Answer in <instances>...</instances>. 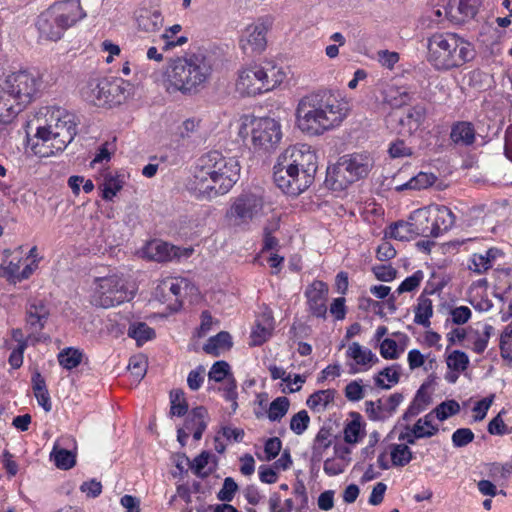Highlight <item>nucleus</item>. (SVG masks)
Wrapping results in <instances>:
<instances>
[{
  "label": "nucleus",
  "instance_id": "f257e3e1",
  "mask_svg": "<svg viewBox=\"0 0 512 512\" xmlns=\"http://www.w3.org/2000/svg\"><path fill=\"white\" fill-rule=\"evenodd\" d=\"M241 165L236 157L209 151L197 160L189 192L198 200H212L227 194L240 178Z\"/></svg>",
  "mask_w": 512,
  "mask_h": 512
},
{
  "label": "nucleus",
  "instance_id": "f03ea898",
  "mask_svg": "<svg viewBox=\"0 0 512 512\" xmlns=\"http://www.w3.org/2000/svg\"><path fill=\"white\" fill-rule=\"evenodd\" d=\"M347 102L331 90H319L302 97L296 107L297 127L309 136H320L339 127L347 118Z\"/></svg>",
  "mask_w": 512,
  "mask_h": 512
},
{
  "label": "nucleus",
  "instance_id": "7ed1b4c3",
  "mask_svg": "<svg viewBox=\"0 0 512 512\" xmlns=\"http://www.w3.org/2000/svg\"><path fill=\"white\" fill-rule=\"evenodd\" d=\"M317 156L306 144L288 147L274 165V182L285 194L298 196L313 183Z\"/></svg>",
  "mask_w": 512,
  "mask_h": 512
},
{
  "label": "nucleus",
  "instance_id": "20e7f679",
  "mask_svg": "<svg viewBox=\"0 0 512 512\" xmlns=\"http://www.w3.org/2000/svg\"><path fill=\"white\" fill-rule=\"evenodd\" d=\"M46 125L39 126L32 139V149L40 157L63 151L76 135L75 116L62 108L47 111Z\"/></svg>",
  "mask_w": 512,
  "mask_h": 512
},
{
  "label": "nucleus",
  "instance_id": "39448f33",
  "mask_svg": "<svg viewBox=\"0 0 512 512\" xmlns=\"http://www.w3.org/2000/svg\"><path fill=\"white\" fill-rule=\"evenodd\" d=\"M212 67L201 54L178 57L171 60L166 68L164 84L168 92L191 94L198 91L211 76Z\"/></svg>",
  "mask_w": 512,
  "mask_h": 512
},
{
  "label": "nucleus",
  "instance_id": "423d86ee",
  "mask_svg": "<svg viewBox=\"0 0 512 512\" xmlns=\"http://www.w3.org/2000/svg\"><path fill=\"white\" fill-rule=\"evenodd\" d=\"M427 61L438 71L459 68L473 59L472 45L455 33L436 32L427 38Z\"/></svg>",
  "mask_w": 512,
  "mask_h": 512
},
{
  "label": "nucleus",
  "instance_id": "0eeeda50",
  "mask_svg": "<svg viewBox=\"0 0 512 512\" xmlns=\"http://www.w3.org/2000/svg\"><path fill=\"white\" fill-rule=\"evenodd\" d=\"M284 78L282 69L271 62L254 64L239 71L236 89L241 95L252 96L274 89Z\"/></svg>",
  "mask_w": 512,
  "mask_h": 512
},
{
  "label": "nucleus",
  "instance_id": "6e6552de",
  "mask_svg": "<svg viewBox=\"0 0 512 512\" xmlns=\"http://www.w3.org/2000/svg\"><path fill=\"white\" fill-rule=\"evenodd\" d=\"M265 199L261 188L245 189L234 197L225 213L232 227L246 228L264 214Z\"/></svg>",
  "mask_w": 512,
  "mask_h": 512
},
{
  "label": "nucleus",
  "instance_id": "1a4fd4ad",
  "mask_svg": "<svg viewBox=\"0 0 512 512\" xmlns=\"http://www.w3.org/2000/svg\"><path fill=\"white\" fill-rule=\"evenodd\" d=\"M134 293L129 289L123 275L118 273L95 278L92 286L91 303L100 308H110L130 301Z\"/></svg>",
  "mask_w": 512,
  "mask_h": 512
},
{
  "label": "nucleus",
  "instance_id": "9d476101",
  "mask_svg": "<svg viewBox=\"0 0 512 512\" xmlns=\"http://www.w3.org/2000/svg\"><path fill=\"white\" fill-rule=\"evenodd\" d=\"M121 79H92L82 89L83 98L98 107H112L126 99V89Z\"/></svg>",
  "mask_w": 512,
  "mask_h": 512
},
{
  "label": "nucleus",
  "instance_id": "9b49d317",
  "mask_svg": "<svg viewBox=\"0 0 512 512\" xmlns=\"http://www.w3.org/2000/svg\"><path fill=\"white\" fill-rule=\"evenodd\" d=\"M374 160L368 152H356L342 156L334 168L335 182L339 188L365 178L372 167Z\"/></svg>",
  "mask_w": 512,
  "mask_h": 512
},
{
  "label": "nucleus",
  "instance_id": "f8f14e48",
  "mask_svg": "<svg viewBox=\"0 0 512 512\" xmlns=\"http://www.w3.org/2000/svg\"><path fill=\"white\" fill-rule=\"evenodd\" d=\"M1 82L24 108L36 98L42 86L40 75L28 70L13 72Z\"/></svg>",
  "mask_w": 512,
  "mask_h": 512
},
{
  "label": "nucleus",
  "instance_id": "ddd939ff",
  "mask_svg": "<svg viewBox=\"0 0 512 512\" xmlns=\"http://www.w3.org/2000/svg\"><path fill=\"white\" fill-rule=\"evenodd\" d=\"M273 26L271 16H263L246 26L240 38V48L246 54L261 53L267 46V33Z\"/></svg>",
  "mask_w": 512,
  "mask_h": 512
},
{
  "label": "nucleus",
  "instance_id": "4468645a",
  "mask_svg": "<svg viewBox=\"0 0 512 512\" xmlns=\"http://www.w3.org/2000/svg\"><path fill=\"white\" fill-rule=\"evenodd\" d=\"M251 141L255 149L269 150L282 138L281 125L273 118L264 117L251 122Z\"/></svg>",
  "mask_w": 512,
  "mask_h": 512
},
{
  "label": "nucleus",
  "instance_id": "2eb2a0df",
  "mask_svg": "<svg viewBox=\"0 0 512 512\" xmlns=\"http://www.w3.org/2000/svg\"><path fill=\"white\" fill-rule=\"evenodd\" d=\"M426 117V108L421 104L410 107L406 113L391 112L386 117L389 129L400 135H412L419 129Z\"/></svg>",
  "mask_w": 512,
  "mask_h": 512
},
{
  "label": "nucleus",
  "instance_id": "dca6fc26",
  "mask_svg": "<svg viewBox=\"0 0 512 512\" xmlns=\"http://www.w3.org/2000/svg\"><path fill=\"white\" fill-rule=\"evenodd\" d=\"M48 10L53 14L55 22L59 23L64 32L86 16L80 0L56 1L48 7Z\"/></svg>",
  "mask_w": 512,
  "mask_h": 512
},
{
  "label": "nucleus",
  "instance_id": "f3484780",
  "mask_svg": "<svg viewBox=\"0 0 512 512\" xmlns=\"http://www.w3.org/2000/svg\"><path fill=\"white\" fill-rule=\"evenodd\" d=\"M144 255L157 262H167L173 259H180L182 257L188 258L191 256L193 249L180 248L170 245L167 242L154 239L148 242L144 248Z\"/></svg>",
  "mask_w": 512,
  "mask_h": 512
},
{
  "label": "nucleus",
  "instance_id": "a211bd4d",
  "mask_svg": "<svg viewBox=\"0 0 512 512\" xmlns=\"http://www.w3.org/2000/svg\"><path fill=\"white\" fill-rule=\"evenodd\" d=\"M402 401L403 395L401 393L391 394L385 403L382 399L366 401L365 412L372 421H384L396 412Z\"/></svg>",
  "mask_w": 512,
  "mask_h": 512
},
{
  "label": "nucleus",
  "instance_id": "6ab92c4d",
  "mask_svg": "<svg viewBox=\"0 0 512 512\" xmlns=\"http://www.w3.org/2000/svg\"><path fill=\"white\" fill-rule=\"evenodd\" d=\"M328 286L320 280L313 281L305 291L309 312L318 318H325L327 313Z\"/></svg>",
  "mask_w": 512,
  "mask_h": 512
},
{
  "label": "nucleus",
  "instance_id": "aec40b11",
  "mask_svg": "<svg viewBox=\"0 0 512 512\" xmlns=\"http://www.w3.org/2000/svg\"><path fill=\"white\" fill-rule=\"evenodd\" d=\"M346 356L353 360L357 368L351 365L353 373L367 371L379 362L378 357L369 348L360 345L358 342H352L348 345Z\"/></svg>",
  "mask_w": 512,
  "mask_h": 512
},
{
  "label": "nucleus",
  "instance_id": "412c9836",
  "mask_svg": "<svg viewBox=\"0 0 512 512\" xmlns=\"http://www.w3.org/2000/svg\"><path fill=\"white\" fill-rule=\"evenodd\" d=\"M136 24L139 31L156 33L162 29L164 18L158 9L141 8L136 12Z\"/></svg>",
  "mask_w": 512,
  "mask_h": 512
},
{
  "label": "nucleus",
  "instance_id": "4be33fe9",
  "mask_svg": "<svg viewBox=\"0 0 512 512\" xmlns=\"http://www.w3.org/2000/svg\"><path fill=\"white\" fill-rule=\"evenodd\" d=\"M23 109L22 104L0 81V124L11 123Z\"/></svg>",
  "mask_w": 512,
  "mask_h": 512
},
{
  "label": "nucleus",
  "instance_id": "5701e85b",
  "mask_svg": "<svg viewBox=\"0 0 512 512\" xmlns=\"http://www.w3.org/2000/svg\"><path fill=\"white\" fill-rule=\"evenodd\" d=\"M36 27L39 37L48 41H58L64 34V30L58 22H55L54 16L48 8L38 16Z\"/></svg>",
  "mask_w": 512,
  "mask_h": 512
},
{
  "label": "nucleus",
  "instance_id": "b1692460",
  "mask_svg": "<svg viewBox=\"0 0 512 512\" xmlns=\"http://www.w3.org/2000/svg\"><path fill=\"white\" fill-rule=\"evenodd\" d=\"M49 315V309L44 301L38 299L29 301L26 308V322L32 331L42 330Z\"/></svg>",
  "mask_w": 512,
  "mask_h": 512
},
{
  "label": "nucleus",
  "instance_id": "393cba45",
  "mask_svg": "<svg viewBox=\"0 0 512 512\" xmlns=\"http://www.w3.org/2000/svg\"><path fill=\"white\" fill-rule=\"evenodd\" d=\"M410 220L417 236L437 237L435 227L431 221L429 206L415 210L410 215Z\"/></svg>",
  "mask_w": 512,
  "mask_h": 512
},
{
  "label": "nucleus",
  "instance_id": "a878e982",
  "mask_svg": "<svg viewBox=\"0 0 512 512\" xmlns=\"http://www.w3.org/2000/svg\"><path fill=\"white\" fill-rule=\"evenodd\" d=\"M429 210L437 237L441 233L448 231L454 225L455 216L448 207L443 205H430Z\"/></svg>",
  "mask_w": 512,
  "mask_h": 512
},
{
  "label": "nucleus",
  "instance_id": "bb28decb",
  "mask_svg": "<svg viewBox=\"0 0 512 512\" xmlns=\"http://www.w3.org/2000/svg\"><path fill=\"white\" fill-rule=\"evenodd\" d=\"M186 281L179 278H165L156 287V296L162 302L178 301Z\"/></svg>",
  "mask_w": 512,
  "mask_h": 512
},
{
  "label": "nucleus",
  "instance_id": "cd10ccee",
  "mask_svg": "<svg viewBox=\"0 0 512 512\" xmlns=\"http://www.w3.org/2000/svg\"><path fill=\"white\" fill-rule=\"evenodd\" d=\"M274 321L271 313H263L252 329L250 335V345L260 346L265 343L272 335Z\"/></svg>",
  "mask_w": 512,
  "mask_h": 512
},
{
  "label": "nucleus",
  "instance_id": "c85d7f7f",
  "mask_svg": "<svg viewBox=\"0 0 512 512\" xmlns=\"http://www.w3.org/2000/svg\"><path fill=\"white\" fill-rule=\"evenodd\" d=\"M382 94L383 102L392 108H401L412 100V95L407 90L394 85L387 86Z\"/></svg>",
  "mask_w": 512,
  "mask_h": 512
},
{
  "label": "nucleus",
  "instance_id": "c756f323",
  "mask_svg": "<svg viewBox=\"0 0 512 512\" xmlns=\"http://www.w3.org/2000/svg\"><path fill=\"white\" fill-rule=\"evenodd\" d=\"M450 138L457 145H471L475 140L473 125L465 121L456 123L451 129Z\"/></svg>",
  "mask_w": 512,
  "mask_h": 512
},
{
  "label": "nucleus",
  "instance_id": "7c9ffc66",
  "mask_svg": "<svg viewBox=\"0 0 512 512\" xmlns=\"http://www.w3.org/2000/svg\"><path fill=\"white\" fill-rule=\"evenodd\" d=\"M232 346L231 336L228 332H219L216 336L209 338L203 350L210 355L219 356L222 352L229 350Z\"/></svg>",
  "mask_w": 512,
  "mask_h": 512
},
{
  "label": "nucleus",
  "instance_id": "2f4dec72",
  "mask_svg": "<svg viewBox=\"0 0 512 512\" xmlns=\"http://www.w3.org/2000/svg\"><path fill=\"white\" fill-rule=\"evenodd\" d=\"M401 366L393 364L381 370L375 377V385L382 389H390L400 380Z\"/></svg>",
  "mask_w": 512,
  "mask_h": 512
},
{
  "label": "nucleus",
  "instance_id": "473e14b6",
  "mask_svg": "<svg viewBox=\"0 0 512 512\" xmlns=\"http://www.w3.org/2000/svg\"><path fill=\"white\" fill-rule=\"evenodd\" d=\"M385 236H389L390 238L400 241H409L418 237L413 229L410 218L408 221H398L391 224L388 231L385 233Z\"/></svg>",
  "mask_w": 512,
  "mask_h": 512
},
{
  "label": "nucleus",
  "instance_id": "72a5a7b5",
  "mask_svg": "<svg viewBox=\"0 0 512 512\" xmlns=\"http://www.w3.org/2000/svg\"><path fill=\"white\" fill-rule=\"evenodd\" d=\"M33 391L38 404L46 411L52 409L49 392L46 387V382L40 373H35L32 377Z\"/></svg>",
  "mask_w": 512,
  "mask_h": 512
},
{
  "label": "nucleus",
  "instance_id": "f704fd0d",
  "mask_svg": "<svg viewBox=\"0 0 512 512\" xmlns=\"http://www.w3.org/2000/svg\"><path fill=\"white\" fill-rule=\"evenodd\" d=\"M335 393L334 389L316 391L309 396L306 404L311 410L317 412L323 411L334 400Z\"/></svg>",
  "mask_w": 512,
  "mask_h": 512
},
{
  "label": "nucleus",
  "instance_id": "c9c22d12",
  "mask_svg": "<svg viewBox=\"0 0 512 512\" xmlns=\"http://www.w3.org/2000/svg\"><path fill=\"white\" fill-rule=\"evenodd\" d=\"M123 185L124 180L120 175L105 174L102 183V198L106 201H111L123 188Z\"/></svg>",
  "mask_w": 512,
  "mask_h": 512
},
{
  "label": "nucleus",
  "instance_id": "e433bc0d",
  "mask_svg": "<svg viewBox=\"0 0 512 512\" xmlns=\"http://www.w3.org/2000/svg\"><path fill=\"white\" fill-rule=\"evenodd\" d=\"M433 421V412L419 418L413 425V428L415 429V436H419L420 438H430L435 436L439 432V428L433 423Z\"/></svg>",
  "mask_w": 512,
  "mask_h": 512
},
{
  "label": "nucleus",
  "instance_id": "4c0bfd02",
  "mask_svg": "<svg viewBox=\"0 0 512 512\" xmlns=\"http://www.w3.org/2000/svg\"><path fill=\"white\" fill-rule=\"evenodd\" d=\"M433 315L432 301L427 297H419L415 309L414 322L426 328L430 326V318Z\"/></svg>",
  "mask_w": 512,
  "mask_h": 512
},
{
  "label": "nucleus",
  "instance_id": "58836bf2",
  "mask_svg": "<svg viewBox=\"0 0 512 512\" xmlns=\"http://www.w3.org/2000/svg\"><path fill=\"white\" fill-rule=\"evenodd\" d=\"M352 420L344 428V440L349 444H356L359 442L364 434L361 416L359 413H352Z\"/></svg>",
  "mask_w": 512,
  "mask_h": 512
},
{
  "label": "nucleus",
  "instance_id": "ea45409f",
  "mask_svg": "<svg viewBox=\"0 0 512 512\" xmlns=\"http://www.w3.org/2000/svg\"><path fill=\"white\" fill-rule=\"evenodd\" d=\"M128 336L135 339L140 346L155 337V331L146 323L137 322L130 325Z\"/></svg>",
  "mask_w": 512,
  "mask_h": 512
},
{
  "label": "nucleus",
  "instance_id": "a19ab883",
  "mask_svg": "<svg viewBox=\"0 0 512 512\" xmlns=\"http://www.w3.org/2000/svg\"><path fill=\"white\" fill-rule=\"evenodd\" d=\"M50 457L54 460L55 465L63 470L71 469L76 463L74 453L67 449L59 448L57 445L54 446Z\"/></svg>",
  "mask_w": 512,
  "mask_h": 512
},
{
  "label": "nucleus",
  "instance_id": "79ce46f5",
  "mask_svg": "<svg viewBox=\"0 0 512 512\" xmlns=\"http://www.w3.org/2000/svg\"><path fill=\"white\" fill-rule=\"evenodd\" d=\"M436 176L432 173L420 172L415 177L411 178L405 184L398 186L396 189L402 191L404 189L420 190L426 189L433 185L436 181Z\"/></svg>",
  "mask_w": 512,
  "mask_h": 512
},
{
  "label": "nucleus",
  "instance_id": "37998d69",
  "mask_svg": "<svg viewBox=\"0 0 512 512\" xmlns=\"http://www.w3.org/2000/svg\"><path fill=\"white\" fill-rule=\"evenodd\" d=\"M481 0H458L457 12L459 15H452L457 22H465L472 19L476 14Z\"/></svg>",
  "mask_w": 512,
  "mask_h": 512
},
{
  "label": "nucleus",
  "instance_id": "c03bdc74",
  "mask_svg": "<svg viewBox=\"0 0 512 512\" xmlns=\"http://www.w3.org/2000/svg\"><path fill=\"white\" fill-rule=\"evenodd\" d=\"M82 358L83 353L73 347L65 348L58 354L59 364L67 370L76 368L81 363Z\"/></svg>",
  "mask_w": 512,
  "mask_h": 512
},
{
  "label": "nucleus",
  "instance_id": "a18cd8bd",
  "mask_svg": "<svg viewBox=\"0 0 512 512\" xmlns=\"http://www.w3.org/2000/svg\"><path fill=\"white\" fill-rule=\"evenodd\" d=\"M391 461L394 466H406L412 460V452L406 444H393L390 450Z\"/></svg>",
  "mask_w": 512,
  "mask_h": 512
},
{
  "label": "nucleus",
  "instance_id": "49530a36",
  "mask_svg": "<svg viewBox=\"0 0 512 512\" xmlns=\"http://www.w3.org/2000/svg\"><path fill=\"white\" fill-rule=\"evenodd\" d=\"M289 399L285 396L277 397L269 406L267 416L270 421H280L288 412Z\"/></svg>",
  "mask_w": 512,
  "mask_h": 512
},
{
  "label": "nucleus",
  "instance_id": "de8ad7c7",
  "mask_svg": "<svg viewBox=\"0 0 512 512\" xmlns=\"http://www.w3.org/2000/svg\"><path fill=\"white\" fill-rule=\"evenodd\" d=\"M171 408L170 413L173 416L181 417L188 411V404L185 399L184 392L180 389H175L170 392Z\"/></svg>",
  "mask_w": 512,
  "mask_h": 512
},
{
  "label": "nucleus",
  "instance_id": "09e8293b",
  "mask_svg": "<svg viewBox=\"0 0 512 512\" xmlns=\"http://www.w3.org/2000/svg\"><path fill=\"white\" fill-rule=\"evenodd\" d=\"M460 411V405L455 400H447L440 403L433 412L434 418L436 417L440 421L446 420L450 416H453Z\"/></svg>",
  "mask_w": 512,
  "mask_h": 512
},
{
  "label": "nucleus",
  "instance_id": "8fccbe9b",
  "mask_svg": "<svg viewBox=\"0 0 512 512\" xmlns=\"http://www.w3.org/2000/svg\"><path fill=\"white\" fill-rule=\"evenodd\" d=\"M446 363L449 369L462 372L467 369L469 365V358L465 352L455 350L448 355Z\"/></svg>",
  "mask_w": 512,
  "mask_h": 512
},
{
  "label": "nucleus",
  "instance_id": "3c124183",
  "mask_svg": "<svg viewBox=\"0 0 512 512\" xmlns=\"http://www.w3.org/2000/svg\"><path fill=\"white\" fill-rule=\"evenodd\" d=\"M331 433L329 429L321 428L313 443V455L316 457H321L323 452L331 445Z\"/></svg>",
  "mask_w": 512,
  "mask_h": 512
},
{
  "label": "nucleus",
  "instance_id": "603ef678",
  "mask_svg": "<svg viewBox=\"0 0 512 512\" xmlns=\"http://www.w3.org/2000/svg\"><path fill=\"white\" fill-rule=\"evenodd\" d=\"M128 369L135 377L136 381H140L147 371V359L143 355H135L130 358Z\"/></svg>",
  "mask_w": 512,
  "mask_h": 512
},
{
  "label": "nucleus",
  "instance_id": "864d4df0",
  "mask_svg": "<svg viewBox=\"0 0 512 512\" xmlns=\"http://www.w3.org/2000/svg\"><path fill=\"white\" fill-rule=\"evenodd\" d=\"M310 417L306 410H301L292 416L290 420V429L297 435H301L307 428Z\"/></svg>",
  "mask_w": 512,
  "mask_h": 512
},
{
  "label": "nucleus",
  "instance_id": "5fc2aeb1",
  "mask_svg": "<svg viewBox=\"0 0 512 512\" xmlns=\"http://www.w3.org/2000/svg\"><path fill=\"white\" fill-rule=\"evenodd\" d=\"M494 333V327L486 324L482 334H478L472 344V350L477 354H482L487 348L490 337Z\"/></svg>",
  "mask_w": 512,
  "mask_h": 512
},
{
  "label": "nucleus",
  "instance_id": "6e6d98bb",
  "mask_svg": "<svg viewBox=\"0 0 512 512\" xmlns=\"http://www.w3.org/2000/svg\"><path fill=\"white\" fill-rule=\"evenodd\" d=\"M210 459V453L203 451L190 463V468L193 472L201 478L209 475L210 471L205 470Z\"/></svg>",
  "mask_w": 512,
  "mask_h": 512
},
{
  "label": "nucleus",
  "instance_id": "4d7b16f0",
  "mask_svg": "<svg viewBox=\"0 0 512 512\" xmlns=\"http://www.w3.org/2000/svg\"><path fill=\"white\" fill-rule=\"evenodd\" d=\"M512 474V461L504 464L492 463L489 466V475L494 480H506Z\"/></svg>",
  "mask_w": 512,
  "mask_h": 512
},
{
  "label": "nucleus",
  "instance_id": "13d9d810",
  "mask_svg": "<svg viewBox=\"0 0 512 512\" xmlns=\"http://www.w3.org/2000/svg\"><path fill=\"white\" fill-rule=\"evenodd\" d=\"M500 349L503 358H512V322L501 333Z\"/></svg>",
  "mask_w": 512,
  "mask_h": 512
},
{
  "label": "nucleus",
  "instance_id": "bf43d9fd",
  "mask_svg": "<svg viewBox=\"0 0 512 512\" xmlns=\"http://www.w3.org/2000/svg\"><path fill=\"white\" fill-rule=\"evenodd\" d=\"M238 490V485L233 478L227 477L224 479L222 488L217 494V498L223 502H230L233 500L235 493Z\"/></svg>",
  "mask_w": 512,
  "mask_h": 512
},
{
  "label": "nucleus",
  "instance_id": "052dcab7",
  "mask_svg": "<svg viewBox=\"0 0 512 512\" xmlns=\"http://www.w3.org/2000/svg\"><path fill=\"white\" fill-rule=\"evenodd\" d=\"M361 380H354L345 387V397L351 402H357L364 398V388Z\"/></svg>",
  "mask_w": 512,
  "mask_h": 512
},
{
  "label": "nucleus",
  "instance_id": "680f3d73",
  "mask_svg": "<svg viewBox=\"0 0 512 512\" xmlns=\"http://www.w3.org/2000/svg\"><path fill=\"white\" fill-rule=\"evenodd\" d=\"M229 372L230 366L226 361H217L212 365L208 377L215 382H221L229 375Z\"/></svg>",
  "mask_w": 512,
  "mask_h": 512
},
{
  "label": "nucleus",
  "instance_id": "e2e57ef3",
  "mask_svg": "<svg viewBox=\"0 0 512 512\" xmlns=\"http://www.w3.org/2000/svg\"><path fill=\"white\" fill-rule=\"evenodd\" d=\"M474 440V433L469 428H459L452 434V443L455 447H464Z\"/></svg>",
  "mask_w": 512,
  "mask_h": 512
},
{
  "label": "nucleus",
  "instance_id": "0e129e2a",
  "mask_svg": "<svg viewBox=\"0 0 512 512\" xmlns=\"http://www.w3.org/2000/svg\"><path fill=\"white\" fill-rule=\"evenodd\" d=\"M423 280V273L421 271L415 272L413 275L407 277L397 288L396 292L402 294L404 292L414 291Z\"/></svg>",
  "mask_w": 512,
  "mask_h": 512
},
{
  "label": "nucleus",
  "instance_id": "69168bd1",
  "mask_svg": "<svg viewBox=\"0 0 512 512\" xmlns=\"http://www.w3.org/2000/svg\"><path fill=\"white\" fill-rule=\"evenodd\" d=\"M380 354L385 359H397L399 357L397 342L386 338L380 344Z\"/></svg>",
  "mask_w": 512,
  "mask_h": 512
},
{
  "label": "nucleus",
  "instance_id": "338daca9",
  "mask_svg": "<svg viewBox=\"0 0 512 512\" xmlns=\"http://www.w3.org/2000/svg\"><path fill=\"white\" fill-rule=\"evenodd\" d=\"M195 415L200 422L198 423V427H196L193 430H190V432H193V438L196 441H198L201 439L202 434L207 427L206 418L208 416V413L204 407L200 406L195 408Z\"/></svg>",
  "mask_w": 512,
  "mask_h": 512
},
{
  "label": "nucleus",
  "instance_id": "774afa93",
  "mask_svg": "<svg viewBox=\"0 0 512 512\" xmlns=\"http://www.w3.org/2000/svg\"><path fill=\"white\" fill-rule=\"evenodd\" d=\"M468 267L471 271L479 275L487 272L491 268L487 258H484L481 253H475L472 255Z\"/></svg>",
  "mask_w": 512,
  "mask_h": 512
}]
</instances>
